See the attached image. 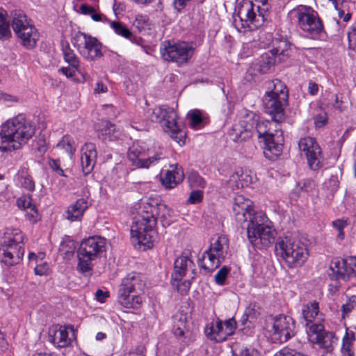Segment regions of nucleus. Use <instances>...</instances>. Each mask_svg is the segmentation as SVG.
<instances>
[{
	"mask_svg": "<svg viewBox=\"0 0 356 356\" xmlns=\"http://www.w3.org/2000/svg\"><path fill=\"white\" fill-rule=\"evenodd\" d=\"M172 212L164 203L147 202L143 206L139 218L135 220L131 226V237L135 238L138 244L151 248L158 238L155 229L157 220L160 219L163 227L169 226L171 223L169 218Z\"/></svg>",
	"mask_w": 356,
	"mask_h": 356,
	"instance_id": "obj_1",
	"label": "nucleus"
},
{
	"mask_svg": "<svg viewBox=\"0 0 356 356\" xmlns=\"http://www.w3.org/2000/svg\"><path fill=\"white\" fill-rule=\"evenodd\" d=\"M172 212L164 203L147 202L143 206L139 218L135 220L131 226V237L135 238L138 244L151 248L158 238L155 229L157 220L160 219L163 227L169 226L171 223L169 218Z\"/></svg>",
	"mask_w": 356,
	"mask_h": 356,
	"instance_id": "obj_2",
	"label": "nucleus"
},
{
	"mask_svg": "<svg viewBox=\"0 0 356 356\" xmlns=\"http://www.w3.org/2000/svg\"><path fill=\"white\" fill-rule=\"evenodd\" d=\"M172 212L164 203L147 202L143 206L139 218L135 220L131 226V237L135 238L138 244L151 248L158 238L155 229L157 220L160 219L163 227L169 226L171 223L169 218Z\"/></svg>",
	"mask_w": 356,
	"mask_h": 356,
	"instance_id": "obj_3",
	"label": "nucleus"
},
{
	"mask_svg": "<svg viewBox=\"0 0 356 356\" xmlns=\"http://www.w3.org/2000/svg\"><path fill=\"white\" fill-rule=\"evenodd\" d=\"M35 125L24 115L8 120L1 125L0 151L11 152L20 149L35 133Z\"/></svg>",
	"mask_w": 356,
	"mask_h": 356,
	"instance_id": "obj_4",
	"label": "nucleus"
},
{
	"mask_svg": "<svg viewBox=\"0 0 356 356\" xmlns=\"http://www.w3.org/2000/svg\"><path fill=\"white\" fill-rule=\"evenodd\" d=\"M259 119L254 127L260 143H263L264 154L269 160H275L280 155L283 149V136L280 122Z\"/></svg>",
	"mask_w": 356,
	"mask_h": 356,
	"instance_id": "obj_5",
	"label": "nucleus"
},
{
	"mask_svg": "<svg viewBox=\"0 0 356 356\" xmlns=\"http://www.w3.org/2000/svg\"><path fill=\"white\" fill-rule=\"evenodd\" d=\"M248 238L257 249H266L275 242L276 232L270 225L266 214L256 212L249 220L247 227Z\"/></svg>",
	"mask_w": 356,
	"mask_h": 356,
	"instance_id": "obj_6",
	"label": "nucleus"
},
{
	"mask_svg": "<svg viewBox=\"0 0 356 356\" xmlns=\"http://www.w3.org/2000/svg\"><path fill=\"white\" fill-rule=\"evenodd\" d=\"M106 251V239L99 236H90L81 243L77 250V270L86 276H90L93 261Z\"/></svg>",
	"mask_w": 356,
	"mask_h": 356,
	"instance_id": "obj_7",
	"label": "nucleus"
},
{
	"mask_svg": "<svg viewBox=\"0 0 356 356\" xmlns=\"http://www.w3.org/2000/svg\"><path fill=\"white\" fill-rule=\"evenodd\" d=\"M275 251L286 263L289 268L301 266L309 256L306 246L298 240L286 237L275 244Z\"/></svg>",
	"mask_w": 356,
	"mask_h": 356,
	"instance_id": "obj_8",
	"label": "nucleus"
},
{
	"mask_svg": "<svg viewBox=\"0 0 356 356\" xmlns=\"http://www.w3.org/2000/svg\"><path fill=\"white\" fill-rule=\"evenodd\" d=\"M10 17L13 29L21 44L28 49H33L39 40V33L30 24L24 12L22 10H12Z\"/></svg>",
	"mask_w": 356,
	"mask_h": 356,
	"instance_id": "obj_9",
	"label": "nucleus"
},
{
	"mask_svg": "<svg viewBox=\"0 0 356 356\" xmlns=\"http://www.w3.org/2000/svg\"><path fill=\"white\" fill-rule=\"evenodd\" d=\"M229 240L226 236L220 235L212 238L209 248L204 252L199 266L207 272H212L220 266L228 254Z\"/></svg>",
	"mask_w": 356,
	"mask_h": 356,
	"instance_id": "obj_10",
	"label": "nucleus"
},
{
	"mask_svg": "<svg viewBox=\"0 0 356 356\" xmlns=\"http://www.w3.org/2000/svg\"><path fill=\"white\" fill-rule=\"evenodd\" d=\"M149 118L152 122H159L164 131L169 133L172 138L177 139L178 134H180V138L183 136V124L177 121L174 108L166 106L156 107L149 115ZM181 140L179 138L178 142Z\"/></svg>",
	"mask_w": 356,
	"mask_h": 356,
	"instance_id": "obj_11",
	"label": "nucleus"
},
{
	"mask_svg": "<svg viewBox=\"0 0 356 356\" xmlns=\"http://www.w3.org/2000/svg\"><path fill=\"white\" fill-rule=\"evenodd\" d=\"M264 22V15L260 12L259 6H255L250 1H243L234 17V23L239 31H241L239 25L241 29L248 28L252 31L261 26Z\"/></svg>",
	"mask_w": 356,
	"mask_h": 356,
	"instance_id": "obj_12",
	"label": "nucleus"
},
{
	"mask_svg": "<svg viewBox=\"0 0 356 356\" xmlns=\"http://www.w3.org/2000/svg\"><path fill=\"white\" fill-rule=\"evenodd\" d=\"M192 43L179 42L171 43L164 41L161 46V53L164 60L182 65L188 62L195 52Z\"/></svg>",
	"mask_w": 356,
	"mask_h": 356,
	"instance_id": "obj_13",
	"label": "nucleus"
},
{
	"mask_svg": "<svg viewBox=\"0 0 356 356\" xmlns=\"http://www.w3.org/2000/svg\"><path fill=\"white\" fill-rule=\"evenodd\" d=\"M72 43L88 61H95L103 56L102 44L90 35L78 32L72 37Z\"/></svg>",
	"mask_w": 356,
	"mask_h": 356,
	"instance_id": "obj_14",
	"label": "nucleus"
},
{
	"mask_svg": "<svg viewBox=\"0 0 356 356\" xmlns=\"http://www.w3.org/2000/svg\"><path fill=\"white\" fill-rule=\"evenodd\" d=\"M259 119L258 113L246 108L242 109L240 122L233 126L230 133L232 140L239 143L250 138L254 133V127Z\"/></svg>",
	"mask_w": 356,
	"mask_h": 356,
	"instance_id": "obj_15",
	"label": "nucleus"
},
{
	"mask_svg": "<svg viewBox=\"0 0 356 356\" xmlns=\"http://www.w3.org/2000/svg\"><path fill=\"white\" fill-rule=\"evenodd\" d=\"M297 17L300 29L312 35L316 36L322 32L323 26L318 13L311 7L301 6L298 9Z\"/></svg>",
	"mask_w": 356,
	"mask_h": 356,
	"instance_id": "obj_16",
	"label": "nucleus"
},
{
	"mask_svg": "<svg viewBox=\"0 0 356 356\" xmlns=\"http://www.w3.org/2000/svg\"><path fill=\"white\" fill-rule=\"evenodd\" d=\"M332 280L347 281L356 276V258L349 257L346 259H334L329 268Z\"/></svg>",
	"mask_w": 356,
	"mask_h": 356,
	"instance_id": "obj_17",
	"label": "nucleus"
},
{
	"mask_svg": "<svg viewBox=\"0 0 356 356\" xmlns=\"http://www.w3.org/2000/svg\"><path fill=\"white\" fill-rule=\"evenodd\" d=\"M298 147L304 152L310 169L316 170L322 165L321 149L314 138L305 137L300 140Z\"/></svg>",
	"mask_w": 356,
	"mask_h": 356,
	"instance_id": "obj_18",
	"label": "nucleus"
},
{
	"mask_svg": "<svg viewBox=\"0 0 356 356\" xmlns=\"http://www.w3.org/2000/svg\"><path fill=\"white\" fill-rule=\"evenodd\" d=\"M172 332L183 346L193 341L188 316L183 311H178L172 316Z\"/></svg>",
	"mask_w": 356,
	"mask_h": 356,
	"instance_id": "obj_19",
	"label": "nucleus"
},
{
	"mask_svg": "<svg viewBox=\"0 0 356 356\" xmlns=\"http://www.w3.org/2000/svg\"><path fill=\"white\" fill-rule=\"evenodd\" d=\"M74 337V327L72 325H56L49 330V340L56 348H61L68 346Z\"/></svg>",
	"mask_w": 356,
	"mask_h": 356,
	"instance_id": "obj_20",
	"label": "nucleus"
},
{
	"mask_svg": "<svg viewBox=\"0 0 356 356\" xmlns=\"http://www.w3.org/2000/svg\"><path fill=\"white\" fill-rule=\"evenodd\" d=\"M273 329L276 339L285 342L294 335L295 323L291 317L280 315L274 318Z\"/></svg>",
	"mask_w": 356,
	"mask_h": 356,
	"instance_id": "obj_21",
	"label": "nucleus"
},
{
	"mask_svg": "<svg viewBox=\"0 0 356 356\" xmlns=\"http://www.w3.org/2000/svg\"><path fill=\"white\" fill-rule=\"evenodd\" d=\"M252 202L243 195H236L234 198L232 211L235 220L239 222H245L252 217L254 210L252 207Z\"/></svg>",
	"mask_w": 356,
	"mask_h": 356,
	"instance_id": "obj_22",
	"label": "nucleus"
},
{
	"mask_svg": "<svg viewBox=\"0 0 356 356\" xmlns=\"http://www.w3.org/2000/svg\"><path fill=\"white\" fill-rule=\"evenodd\" d=\"M288 102V98L284 100L277 97L264 95L263 104L265 112L271 115L272 119L282 121L284 118V107Z\"/></svg>",
	"mask_w": 356,
	"mask_h": 356,
	"instance_id": "obj_23",
	"label": "nucleus"
},
{
	"mask_svg": "<svg viewBox=\"0 0 356 356\" xmlns=\"http://www.w3.org/2000/svg\"><path fill=\"white\" fill-rule=\"evenodd\" d=\"M24 235L19 229H14L11 234L6 237L0 243V249H5L15 254H19L23 259L24 255Z\"/></svg>",
	"mask_w": 356,
	"mask_h": 356,
	"instance_id": "obj_24",
	"label": "nucleus"
},
{
	"mask_svg": "<svg viewBox=\"0 0 356 356\" xmlns=\"http://www.w3.org/2000/svg\"><path fill=\"white\" fill-rule=\"evenodd\" d=\"M97 153L95 145L87 143L81 148V165L83 175H89L93 170L96 163Z\"/></svg>",
	"mask_w": 356,
	"mask_h": 356,
	"instance_id": "obj_25",
	"label": "nucleus"
},
{
	"mask_svg": "<svg viewBox=\"0 0 356 356\" xmlns=\"http://www.w3.org/2000/svg\"><path fill=\"white\" fill-rule=\"evenodd\" d=\"M143 286L144 284L138 274L136 273H129L122 280L118 291V297H124L134 291H140L143 290Z\"/></svg>",
	"mask_w": 356,
	"mask_h": 356,
	"instance_id": "obj_26",
	"label": "nucleus"
},
{
	"mask_svg": "<svg viewBox=\"0 0 356 356\" xmlns=\"http://www.w3.org/2000/svg\"><path fill=\"white\" fill-rule=\"evenodd\" d=\"M147 156V146L139 142L134 143L129 148L127 159L131 165L136 168H145V161Z\"/></svg>",
	"mask_w": 356,
	"mask_h": 356,
	"instance_id": "obj_27",
	"label": "nucleus"
},
{
	"mask_svg": "<svg viewBox=\"0 0 356 356\" xmlns=\"http://www.w3.org/2000/svg\"><path fill=\"white\" fill-rule=\"evenodd\" d=\"M204 333L209 339L216 342H222L227 339L222 321L220 319L207 324Z\"/></svg>",
	"mask_w": 356,
	"mask_h": 356,
	"instance_id": "obj_28",
	"label": "nucleus"
},
{
	"mask_svg": "<svg viewBox=\"0 0 356 356\" xmlns=\"http://www.w3.org/2000/svg\"><path fill=\"white\" fill-rule=\"evenodd\" d=\"M172 169L167 170L164 176L161 178V183L167 189H172L180 184L184 177V174L181 167L178 165H171Z\"/></svg>",
	"mask_w": 356,
	"mask_h": 356,
	"instance_id": "obj_29",
	"label": "nucleus"
},
{
	"mask_svg": "<svg viewBox=\"0 0 356 356\" xmlns=\"http://www.w3.org/2000/svg\"><path fill=\"white\" fill-rule=\"evenodd\" d=\"M89 204L86 199H78L67 208L65 214V218L71 222L81 220Z\"/></svg>",
	"mask_w": 356,
	"mask_h": 356,
	"instance_id": "obj_30",
	"label": "nucleus"
},
{
	"mask_svg": "<svg viewBox=\"0 0 356 356\" xmlns=\"http://www.w3.org/2000/svg\"><path fill=\"white\" fill-rule=\"evenodd\" d=\"M194 264L187 255H181L178 257L174 264V270L172 273V280H179L186 275L188 269H191Z\"/></svg>",
	"mask_w": 356,
	"mask_h": 356,
	"instance_id": "obj_31",
	"label": "nucleus"
},
{
	"mask_svg": "<svg viewBox=\"0 0 356 356\" xmlns=\"http://www.w3.org/2000/svg\"><path fill=\"white\" fill-rule=\"evenodd\" d=\"M121 136V129L109 122L103 123L98 134L99 138L104 141H115L120 139Z\"/></svg>",
	"mask_w": 356,
	"mask_h": 356,
	"instance_id": "obj_32",
	"label": "nucleus"
},
{
	"mask_svg": "<svg viewBox=\"0 0 356 356\" xmlns=\"http://www.w3.org/2000/svg\"><path fill=\"white\" fill-rule=\"evenodd\" d=\"M356 341V333L348 327L346 328L341 347V356H355L354 343Z\"/></svg>",
	"mask_w": 356,
	"mask_h": 356,
	"instance_id": "obj_33",
	"label": "nucleus"
},
{
	"mask_svg": "<svg viewBox=\"0 0 356 356\" xmlns=\"http://www.w3.org/2000/svg\"><path fill=\"white\" fill-rule=\"evenodd\" d=\"M265 95L277 97L284 100L289 97V92L286 86L279 79H274L268 83V90Z\"/></svg>",
	"mask_w": 356,
	"mask_h": 356,
	"instance_id": "obj_34",
	"label": "nucleus"
},
{
	"mask_svg": "<svg viewBox=\"0 0 356 356\" xmlns=\"http://www.w3.org/2000/svg\"><path fill=\"white\" fill-rule=\"evenodd\" d=\"M252 176L250 171L242 168L234 172L229 179L230 183H235L237 188L249 186L252 182Z\"/></svg>",
	"mask_w": 356,
	"mask_h": 356,
	"instance_id": "obj_35",
	"label": "nucleus"
},
{
	"mask_svg": "<svg viewBox=\"0 0 356 356\" xmlns=\"http://www.w3.org/2000/svg\"><path fill=\"white\" fill-rule=\"evenodd\" d=\"M165 158V155L161 147L154 145L152 147H147V156L144 168L154 165Z\"/></svg>",
	"mask_w": 356,
	"mask_h": 356,
	"instance_id": "obj_36",
	"label": "nucleus"
},
{
	"mask_svg": "<svg viewBox=\"0 0 356 356\" xmlns=\"http://www.w3.org/2000/svg\"><path fill=\"white\" fill-rule=\"evenodd\" d=\"M111 27L114 30L115 33L129 40L132 43L138 45L140 44L142 39L136 37L132 32L129 31L124 24L119 22H110Z\"/></svg>",
	"mask_w": 356,
	"mask_h": 356,
	"instance_id": "obj_37",
	"label": "nucleus"
},
{
	"mask_svg": "<svg viewBox=\"0 0 356 356\" xmlns=\"http://www.w3.org/2000/svg\"><path fill=\"white\" fill-rule=\"evenodd\" d=\"M338 338L332 332H327L315 343L318 344L321 348L326 350V353H332L337 344Z\"/></svg>",
	"mask_w": 356,
	"mask_h": 356,
	"instance_id": "obj_38",
	"label": "nucleus"
},
{
	"mask_svg": "<svg viewBox=\"0 0 356 356\" xmlns=\"http://www.w3.org/2000/svg\"><path fill=\"white\" fill-rule=\"evenodd\" d=\"M275 63V56L270 51L261 56V59L259 62L257 70L261 74H266L270 71Z\"/></svg>",
	"mask_w": 356,
	"mask_h": 356,
	"instance_id": "obj_39",
	"label": "nucleus"
},
{
	"mask_svg": "<svg viewBox=\"0 0 356 356\" xmlns=\"http://www.w3.org/2000/svg\"><path fill=\"white\" fill-rule=\"evenodd\" d=\"M190 120V125L194 129H200L207 123V118L202 116V112L199 110H191L188 113Z\"/></svg>",
	"mask_w": 356,
	"mask_h": 356,
	"instance_id": "obj_40",
	"label": "nucleus"
},
{
	"mask_svg": "<svg viewBox=\"0 0 356 356\" xmlns=\"http://www.w3.org/2000/svg\"><path fill=\"white\" fill-rule=\"evenodd\" d=\"M318 312V302L314 301L310 305H306L303 306L302 315L307 323H312Z\"/></svg>",
	"mask_w": 356,
	"mask_h": 356,
	"instance_id": "obj_41",
	"label": "nucleus"
},
{
	"mask_svg": "<svg viewBox=\"0 0 356 356\" xmlns=\"http://www.w3.org/2000/svg\"><path fill=\"white\" fill-rule=\"evenodd\" d=\"M63 54L65 61L67 63L70 67L72 68L80 67L79 58L70 47L69 44H67L65 47L63 46Z\"/></svg>",
	"mask_w": 356,
	"mask_h": 356,
	"instance_id": "obj_42",
	"label": "nucleus"
},
{
	"mask_svg": "<svg viewBox=\"0 0 356 356\" xmlns=\"http://www.w3.org/2000/svg\"><path fill=\"white\" fill-rule=\"evenodd\" d=\"M6 11L0 8V40H5L11 36L9 22L6 18Z\"/></svg>",
	"mask_w": 356,
	"mask_h": 356,
	"instance_id": "obj_43",
	"label": "nucleus"
},
{
	"mask_svg": "<svg viewBox=\"0 0 356 356\" xmlns=\"http://www.w3.org/2000/svg\"><path fill=\"white\" fill-rule=\"evenodd\" d=\"M119 302L126 308L136 309L142 303V298L140 296H131L130 294L118 297Z\"/></svg>",
	"mask_w": 356,
	"mask_h": 356,
	"instance_id": "obj_44",
	"label": "nucleus"
},
{
	"mask_svg": "<svg viewBox=\"0 0 356 356\" xmlns=\"http://www.w3.org/2000/svg\"><path fill=\"white\" fill-rule=\"evenodd\" d=\"M273 48L270 51L273 53V55L275 56H289L291 44L286 40H280L279 41L276 40L273 42Z\"/></svg>",
	"mask_w": 356,
	"mask_h": 356,
	"instance_id": "obj_45",
	"label": "nucleus"
},
{
	"mask_svg": "<svg viewBox=\"0 0 356 356\" xmlns=\"http://www.w3.org/2000/svg\"><path fill=\"white\" fill-rule=\"evenodd\" d=\"M0 252H2V257L1 261L7 266H13L19 264L22 258L20 257L19 254H15L13 252H10L5 249H0Z\"/></svg>",
	"mask_w": 356,
	"mask_h": 356,
	"instance_id": "obj_46",
	"label": "nucleus"
},
{
	"mask_svg": "<svg viewBox=\"0 0 356 356\" xmlns=\"http://www.w3.org/2000/svg\"><path fill=\"white\" fill-rule=\"evenodd\" d=\"M326 332L323 324L312 323L309 327L308 335L310 337V340L315 343Z\"/></svg>",
	"mask_w": 356,
	"mask_h": 356,
	"instance_id": "obj_47",
	"label": "nucleus"
},
{
	"mask_svg": "<svg viewBox=\"0 0 356 356\" xmlns=\"http://www.w3.org/2000/svg\"><path fill=\"white\" fill-rule=\"evenodd\" d=\"M56 147L60 149L65 150L70 155V158H72L76 150L74 142L69 136H63L62 140L57 144Z\"/></svg>",
	"mask_w": 356,
	"mask_h": 356,
	"instance_id": "obj_48",
	"label": "nucleus"
},
{
	"mask_svg": "<svg viewBox=\"0 0 356 356\" xmlns=\"http://www.w3.org/2000/svg\"><path fill=\"white\" fill-rule=\"evenodd\" d=\"M325 105L327 107L333 108L341 112L346 109V105L342 99V97H339L338 95L331 94Z\"/></svg>",
	"mask_w": 356,
	"mask_h": 356,
	"instance_id": "obj_49",
	"label": "nucleus"
},
{
	"mask_svg": "<svg viewBox=\"0 0 356 356\" xmlns=\"http://www.w3.org/2000/svg\"><path fill=\"white\" fill-rule=\"evenodd\" d=\"M260 307L256 302H251L245 310L246 321H252L257 318L260 314Z\"/></svg>",
	"mask_w": 356,
	"mask_h": 356,
	"instance_id": "obj_50",
	"label": "nucleus"
},
{
	"mask_svg": "<svg viewBox=\"0 0 356 356\" xmlns=\"http://www.w3.org/2000/svg\"><path fill=\"white\" fill-rule=\"evenodd\" d=\"M188 182L192 187L204 188V179L195 171H191L188 176Z\"/></svg>",
	"mask_w": 356,
	"mask_h": 356,
	"instance_id": "obj_51",
	"label": "nucleus"
},
{
	"mask_svg": "<svg viewBox=\"0 0 356 356\" xmlns=\"http://www.w3.org/2000/svg\"><path fill=\"white\" fill-rule=\"evenodd\" d=\"M229 271L230 268L226 266L222 267L214 276V280L216 284L219 286L225 285Z\"/></svg>",
	"mask_w": 356,
	"mask_h": 356,
	"instance_id": "obj_52",
	"label": "nucleus"
},
{
	"mask_svg": "<svg viewBox=\"0 0 356 356\" xmlns=\"http://www.w3.org/2000/svg\"><path fill=\"white\" fill-rule=\"evenodd\" d=\"M356 309V296H351L346 304L341 307L342 317L345 318L349 314Z\"/></svg>",
	"mask_w": 356,
	"mask_h": 356,
	"instance_id": "obj_53",
	"label": "nucleus"
},
{
	"mask_svg": "<svg viewBox=\"0 0 356 356\" xmlns=\"http://www.w3.org/2000/svg\"><path fill=\"white\" fill-rule=\"evenodd\" d=\"M171 283L174 287H176L177 291L181 295L185 294L188 292L191 284V281H182V280L177 281L171 280Z\"/></svg>",
	"mask_w": 356,
	"mask_h": 356,
	"instance_id": "obj_54",
	"label": "nucleus"
},
{
	"mask_svg": "<svg viewBox=\"0 0 356 356\" xmlns=\"http://www.w3.org/2000/svg\"><path fill=\"white\" fill-rule=\"evenodd\" d=\"M76 248L75 241L67 239L60 244V250L65 251V254L73 253Z\"/></svg>",
	"mask_w": 356,
	"mask_h": 356,
	"instance_id": "obj_55",
	"label": "nucleus"
},
{
	"mask_svg": "<svg viewBox=\"0 0 356 356\" xmlns=\"http://www.w3.org/2000/svg\"><path fill=\"white\" fill-rule=\"evenodd\" d=\"M223 325L227 337L233 334L236 329V322L234 318L226 320Z\"/></svg>",
	"mask_w": 356,
	"mask_h": 356,
	"instance_id": "obj_56",
	"label": "nucleus"
},
{
	"mask_svg": "<svg viewBox=\"0 0 356 356\" xmlns=\"http://www.w3.org/2000/svg\"><path fill=\"white\" fill-rule=\"evenodd\" d=\"M49 165L51 170L56 172L58 175H59L61 177H66L64 170L60 167L59 160L51 159L49 161Z\"/></svg>",
	"mask_w": 356,
	"mask_h": 356,
	"instance_id": "obj_57",
	"label": "nucleus"
},
{
	"mask_svg": "<svg viewBox=\"0 0 356 356\" xmlns=\"http://www.w3.org/2000/svg\"><path fill=\"white\" fill-rule=\"evenodd\" d=\"M330 1L334 4V8H336V10H338L339 16L341 18L343 17V15H345L346 7L349 3L350 0H344L343 1H339V2L337 1H337L335 2L334 0H330Z\"/></svg>",
	"mask_w": 356,
	"mask_h": 356,
	"instance_id": "obj_58",
	"label": "nucleus"
},
{
	"mask_svg": "<svg viewBox=\"0 0 356 356\" xmlns=\"http://www.w3.org/2000/svg\"><path fill=\"white\" fill-rule=\"evenodd\" d=\"M275 356H306L296 350L284 348L277 353Z\"/></svg>",
	"mask_w": 356,
	"mask_h": 356,
	"instance_id": "obj_59",
	"label": "nucleus"
},
{
	"mask_svg": "<svg viewBox=\"0 0 356 356\" xmlns=\"http://www.w3.org/2000/svg\"><path fill=\"white\" fill-rule=\"evenodd\" d=\"M202 200V192L200 190L193 191L191 193L188 202L191 204H197Z\"/></svg>",
	"mask_w": 356,
	"mask_h": 356,
	"instance_id": "obj_60",
	"label": "nucleus"
},
{
	"mask_svg": "<svg viewBox=\"0 0 356 356\" xmlns=\"http://www.w3.org/2000/svg\"><path fill=\"white\" fill-rule=\"evenodd\" d=\"M17 205L19 208H22L24 210L28 211L31 207H35L31 203V200L30 197H24V198H19L17 201Z\"/></svg>",
	"mask_w": 356,
	"mask_h": 356,
	"instance_id": "obj_61",
	"label": "nucleus"
},
{
	"mask_svg": "<svg viewBox=\"0 0 356 356\" xmlns=\"http://www.w3.org/2000/svg\"><path fill=\"white\" fill-rule=\"evenodd\" d=\"M349 48L356 52V28H353L348 33Z\"/></svg>",
	"mask_w": 356,
	"mask_h": 356,
	"instance_id": "obj_62",
	"label": "nucleus"
},
{
	"mask_svg": "<svg viewBox=\"0 0 356 356\" xmlns=\"http://www.w3.org/2000/svg\"><path fill=\"white\" fill-rule=\"evenodd\" d=\"M327 121L326 113H321L314 117V124L316 127L321 128L323 127Z\"/></svg>",
	"mask_w": 356,
	"mask_h": 356,
	"instance_id": "obj_63",
	"label": "nucleus"
},
{
	"mask_svg": "<svg viewBox=\"0 0 356 356\" xmlns=\"http://www.w3.org/2000/svg\"><path fill=\"white\" fill-rule=\"evenodd\" d=\"M232 356H253L251 351L248 348H239L232 350Z\"/></svg>",
	"mask_w": 356,
	"mask_h": 356,
	"instance_id": "obj_64",
	"label": "nucleus"
}]
</instances>
